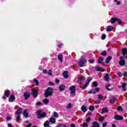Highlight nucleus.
<instances>
[{"label":"nucleus","instance_id":"f257e3e1","mask_svg":"<svg viewBox=\"0 0 127 127\" xmlns=\"http://www.w3.org/2000/svg\"><path fill=\"white\" fill-rule=\"evenodd\" d=\"M53 95V88L48 87L45 91V98H48V97H51Z\"/></svg>","mask_w":127,"mask_h":127},{"label":"nucleus","instance_id":"f03ea898","mask_svg":"<svg viewBox=\"0 0 127 127\" xmlns=\"http://www.w3.org/2000/svg\"><path fill=\"white\" fill-rule=\"evenodd\" d=\"M36 114L37 115V119L41 120V119H43V118H45L46 117V113L43 112L42 110H39L36 112Z\"/></svg>","mask_w":127,"mask_h":127},{"label":"nucleus","instance_id":"7ed1b4c3","mask_svg":"<svg viewBox=\"0 0 127 127\" xmlns=\"http://www.w3.org/2000/svg\"><path fill=\"white\" fill-rule=\"evenodd\" d=\"M111 23L112 24H114L116 22H117L119 25L123 24V21L118 17H113L111 18Z\"/></svg>","mask_w":127,"mask_h":127},{"label":"nucleus","instance_id":"20e7f679","mask_svg":"<svg viewBox=\"0 0 127 127\" xmlns=\"http://www.w3.org/2000/svg\"><path fill=\"white\" fill-rule=\"evenodd\" d=\"M100 91V88L96 87L94 89L92 88L89 91L87 92L88 94H93L94 95H96L97 94V92H99Z\"/></svg>","mask_w":127,"mask_h":127},{"label":"nucleus","instance_id":"39448f33","mask_svg":"<svg viewBox=\"0 0 127 127\" xmlns=\"http://www.w3.org/2000/svg\"><path fill=\"white\" fill-rule=\"evenodd\" d=\"M87 62L86 60V56H82V58L80 60V61L79 62V65L80 67H84V64Z\"/></svg>","mask_w":127,"mask_h":127},{"label":"nucleus","instance_id":"423d86ee","mask_svg":"<svg viewBox=\"0 0 127 127\" xmlns=\"http://www.w3.org/2000/svg\"><path fill=\"white\" fill-rule=\"evenodd\" d=\"M31 90L32 91L31 95L33 96V98H37L38 97V90L35 89V88H32Z\"/></svg>","mask_w":127,"mask_h":127},{"label":"nucleus","instance_id":"0eeeda50","mask_svg":"<svg viewBox=\"0 0 127 127\" xmlns=\"http://www.w3.org/2000/svg\"><path fill=\"white\" fill-rule=\"evenodd\" d=\"M70 92L71 94L72 97H74L75 96V92H76V90L75 89V86L72 85L69 87Z\"/></svg>","mask_w":127,"mask_h":127},{"label":"nucleus","instance_id":"6e6552de","mask_svg":"<svg viewBox=\"0 0 127 127\" xmlns=\"http://www.w3.org/2000/svg\"><path fill=\"white\" fill-rule=\"evenodd\" d=\"M85 80H86V78H85V76H82L81 77H80L78 78L77 83L81 84V83H82V82L85 81Z\"/></svg>","mask_w":127,"mask_h":127},{"label":"nucleus","instance_id":"1a4fd4ad","mask_svg":"<svg viewBox=\"0 0 127 127\" xmlns=\"http://www.w3.org/2000/svg\"><path fill=\"white\" fill-rule=\"evenodd\" d=\"M114 119L116 120V121H123L124 117L121 115H117L115 116Z\"/></svg>","mask_w":127,"mask_h":127},{"label":"nucleus","instance_id":"9d476101","mask_svg":"<svg viewBox=\"0 0 127 127\" xmlns=\"http://www.w3.org/2000/svg\"><path fill=\"white\" fill-rule=\"evenodd\" d=\"M59 89L60 92H63V91H65V89H66V86H65L64 84H61L59 87Z\"/></svg>","mask_w":127,"mask_h":127},{"label":"nucleus","instance_id":"9b49d317","mask_svg":"<svg viewBox=\"0 0 127 127\" xmlns=\"http://www.w3.org/2000/svg\"><path fill=\"white\" fill-rule=\"evenodd\" d=\"M63 76L64 79H68L69 78V75L68 74V71H64L63 73Z\"/></svg>","mask_w":127,"mask_h":127},{"label":"nucleus","instance_id":"f8f14e48","mask_svg":"<svg viewBox=\"0 0 127 127\" xmlns=\"http://www.w3.org/2000/svg\"><path fill=\"white\" fill-rule=\"evenodd\" d=\"M117 101V98L114 96H113L111 99H109L110 104H114Z\"/></svg>","mask_w":127,"mask_h":127},{"label":"nucleus","instance_id":"ddd939ff","mask_svg":"<svg viewBox=\"0 0 127 127\" xmlns=\"http://www.w3.org/2000/svg\"><path fill=\"white\" fill-rule=\"evenodd\" d=\"M14 101H15V96H14V95H11L9 97L8 102L10 103Z\"/></svg>","mask_w":127,"mask_h":127},{"label":"nucleus","instance_id":"4468645a","mask_svg":"<svg viewBox=\"0 0 127 127\" xmlns=\"http://www.w3.org/2000/svg\"><path fill=\"white\" fill-rule=\"evenodd\" d=\"M24 97H25V100H27L30 97V93L29 92H26L24 93Z\"/></svg>","mask_w":127,"mask_h":127},{"label":"nucleus","instance_id":"2eb2a0df","mask_svg":"<svg viewBox=\"0 0 127 127\" xmlns=\"http://www.w3.org/2000/svg\"><path fill=\"white\" fill-rule=\"evenodd\" d=\"M95 70L98 72H105V69L99 67V66H95Z\"/></svg>","mask_w":127,"mask_h":127},{"label":"nucleus","instance_id":"dca6fc26","mask_svg":"<svg viewBox=\"0 0 127 127\" xmlns=\"http://www.w3.org/2000/svg\"><path fill=\"white\" fill-rule=\"evenodd\" d=\"M23 115L25 118H28L29 117V114L27 113V109H25L24 110L23 112Z\"/></svg>","mask_w":127,"mask_h":127},{"label":"nucleus","instance_id":"f3484780","mask_svg":"<svg viewBox=\"0 0 127 127\" xmlns=\"http://www.w3.org/2000/svg\"><path fill=\"white\" fill-rule=\"evenodd\" d=\"M112 59H113V57L108 56L105 61V63H106V64H109V63H110V61H111Z\"/></svg>","mask_w":127,"mask_h":127},{"label":"nucleus","instance_id":"a211bd4d","mask_svg":"<svg viewBox=\"0 0 127 127\" xmlns=\"http://www.w3.org/2000/svg\"><path fill=\"white\" fill-rule=\"evenodd\" d=\"M122 53L123 56H126L127 54V48H123L122 49Z\"/></svg>","mask_w":127,"mask_h":127},{"label":"nucleus","instance_id":"6ab92c4d","mask_svg":"<svg viewBox=\"0 0 127 127\" xmlns=\"http://www.w3.org/2000/svg\"><path fill=\"white\" fill-rule=\"evenodd\" d=\"M9 95H10V91H9V90H6L4 91V95L6 98H8V97H9Z\"/></svg>","mask_w":127,"mask_h":127},{"label":"nucleus","instance_id":"aec40b11","mask_svg":"<svg viewBox=\"0 0 127 127\" xmlns=\"http://www.w3.org/2000/svg\"><path fill=\"white\" fill-rule=\"evenodd\" d=\"M122 87L123 91H124V92H126V91L127 90V89L126 88V87H127V83L124 82L122 85Z\"/></svg>","mask_w":127,"mask_h":127},{"label":"nucleus","instance_id":"412c9836","mask_svg":"<svg viewBox=\"0 0 127 127\" xmlns=\"http://www.w3.org/2000/svg\"><path fill=\"white\" fill-rule=\"evenodd\" d=\"M21 111H22V108H19L16 112L15 114L16 115H21Z\"/></svg>","mask_w":127,"mask_h":127},{"label":"nucleus","instance_id":"4be33fe9","mask_svg":"<svg viewBox=\"0 0 127 127\" xmlns=\"http://www.w3.org/2000/svg\"><path fill=\"white\" fill-rule=\"evenodd\" d=\"M103 61H104V58H103V57H100L98 59V60L97 61V63L99 64H101V63H103Z\"/></svg>","mask_w":127,"mask_h":127},{"label":"nucleus","instance_id":"5701e85b","mask_svg":"<svg viewBox=\"0 0 127 127\" xmlns=\"http://www.w3.org/2000/svg\"><path fill=\"white\" fill-rule=\"evenodd\" d=\"M104 79L107 82H109V81H110V76H109L108 73L106 74L104 76Z\"/></svg>","mask_w":127,"mask_h":127},{"label":"nucleus","instance_id":"b1692460","mask_svg":"<svg viewBox=\"0 0 127 127\" xmlns=\"http://www.w3.org/2000/svg\"><path fill=\"white\" fill-rule=\"evenodd\" d=\"M50 123L52 124H55L56 123V119H55L53 117H51L50 118Z\"/></svg>","mask_w":127,"mask_h":127},{"label":"nucleus","instance_id":"393cba45","mask_svg":"<svg viewBox=\"0 0 127 127\" xmlns=\"http://www.w3.org/2000/svg\"><path fill=\"white\" fill-rule=\"evenodd\" d=\"M119 64L120 66H125L126 65V61H120Z\"/></svg>","mask_w":127,"mask_h":127},{"label":"nucleus","instance_id":"a878e982","mask_svg":"<svg viewBox=\"0 0 127 127\" xmlns=\"http://www.w3.org/2000/svg\"><path fill=\"white\" fill-rule=\"evenodd\" d=\"M58 59H59L61 62H63V55L62 54L59 55L58 56Z\"/></svg>","mask_w":127,"mask_h":127},{"label":"nucleus","instance_id":"bb28decb","mask_svg":"<svg viewBox=\"0 0 127 127\" xmlns=\"http://www.w3.org/2000/svg\"><path fill=\"white\" fill-rule=\"evenodd\" d=\"M102 112H101V114H105V113H109V110H108V108H102Z\"/></svg>","mask_w":127,"mask_h":127},{"label":"nucleus","instance_id":"cd10ccee","mask_svg":"<svg viewBox=\"0 0 127 127\" xmlns=\"http://www.w3.org/2000/svg\"><path fill=\"white\" fill-rule=\"evenodd\" d=\"M88 110H89V111H91V112L95 111V106L94 105L90 106L88 107Z\"/></svg>","mask_w":127,"mask_h":127},{"label":"nucleus","instance_id":"c85d7f7f","mask_svg":"<svg viewBox=\"0 0 127 127\" xmlns=\"http://www.w3.org/2000/svg\"><path fill=\"white\" fill-rule=\"evenodd\" d=\"M87 110H88V109L87 108V107H86V106H82L81 107V110L82 111V112H83V113H86V112H87Z\"/></svg>","mask_w":127,"mask_h":127},{"label":"nucleus","instance_id":"c756f323","mask_svg":"<svg viewBox=\"0 0 127 127\" xmlns=\"http://www.w3.org/2000/svg\"><path fill=\"white\" fill-rule=\"evenodd\" d=\"M109 87H111V84H110V83L106 84V85L105 86V89L107 91H111V89L109 88Z\"/></svg>","mask_w":127,"mask_h":127},{"label":"nucleus","instance_id":"7c9ffc66","mask_svg":"<svg viewBox=\"0 0 127 127\" xmlns=\"http://www.w3.org/2000/svg\"><path fill=\"white\" fill-rule=\"evenodd\" d=\"M44 127H49V121H46L45 122L44 124Z\"/></svg>","mask_w":127,"mask_h":127},{"label":"nucleus","instance_id":"2f4dec72","mask_svg":"<svg viewBox=\"0 0 127 127\" xmlns=\"http://www.w3.org/2000/svg\"><path fill=\"white\" fill-rule=\"evenodd\" d=\"M114 28L113 26H109L107 29V31H113Z\"/></svg>","mask_w":127,"mask_h":127},{"label":"nucleus","instance_id":"473e14b6","mask_svg":"<svg viewBox=\"0 0 127 127\" xmlns=\"http://www.w3.org/2000/svg\"><path fill=\"white\" fill-rule=\"evenodd\" d=\"M43 102L45 105H47V104H49V99L46 98L43 101Z\"/></svg>","mask_w":127,"mask_h":127},{"label":"nucleus","instance_id":"72a5a7b5","mask_svg":"<svg viewBox=\"0 0 127 127\" xmlns=\"http://www.w3.org/2000/svg\"><path fill=\"white\" fill-rule=\"evenodd\" d=\"M99 122H105V118H103V117L101 116L98 118Z\"/></svg>","mask_w":127,"mask_h":127},{"label":"nucleus","instance_id":"f704fd0d","mask_svg":"<svg viewBox=\"0 0 127 127\" xmlns=\"http://www.w3.org/2000/svg\"><path fill=\"white\" fill-rule=\"evenodd\" d=\"M92 81V77H88L87 79V82H86V84H88L89 85V83Z\"/></svg>","mask_w":127,"mask_h":127},{"label":"nucleus","instance_id":"c9c22d12","mask_svg":"<svg viewBox=\"0 0 127 127\" xmlns=\"http://www.w3.org/2000/svg\"><path fill=\"white\" fill-rule=\"evenodd\" d=\"M93 87H94L96 88V87H98V82L97 81H94L92 83Z\"/></svg>","mask_w":127,"mask_h":127},{"label":"nucleus","instance_id":"e433bc0d","mask_svg":"<svg viewBox=\"0 0 127 127\" xmlns=\"http://www.w3.org/2000/svg\"><path fill=\"white\" fill-rule=\"evenodd\" d=\"M57 127H67L66 125L65 124H59V125L57 126Z\"/></svg>","mask_w":127,"mask_h":127},{"label":"nucleus","instance_id":"4c0bfd02","mask_svg":"<svg viewBox=\"0 0 127 127\" xmlns=\"http://www.w3.org/2000/svg\"><path fill=\"white\" fill-rule=\"evenodd\" d=\"M117 111L123 112V107H122V106H118L117 107Z\"/></svg>","mask_w":127,"mask_h":127},{"label":"nucleus","instance_id":"58836bf2","mask_svg":"<svg viewBox=\"0 0 127 127\" xmlns=\"http://www.w3.org/2000/svg\"><path fill=\"white\" fill-rule=\"evenodd\" d=\"M102 56H107V51H104L101 53Z\"/></svg>","mask_w":127,"mask_h":127},{"label":"nucleus","instance_id":"ea45409f","mask_svg":"<svg viewBox=\"0 0 127 127\" xmlns=\"http://www.w3.org/2000/svg\"><path fill=\"white\" fill-rule=\"evenodd\" d=\"M34 82L35 83H36V86H38V85H39V82L38 81V80H37L36 79H34Z\"/></svg>","mask_w":127,"mask_h":127},{"label":"nucleus","instance_id":"a19ab883","mask_svg":"<svg viewBox=\"0 0 127 127\" xmlns=\"http://www.w3.org/2000/svg\"><path fill=\"white\" fill-rule=\"evenodd\" d=\"M54 117H55V118H58V117H59V115L58 114V113L55 112L54 113Z\"/></svg>","mask_w":127,"mask_h":127},{"label":"nucleus","instance_id":"79ce46f5","mask_svg":"<svg viewBox=\"0 0 127 127\" xmlns=\"http://www.w3.org/2000/svg\"><path fill=\"white\" fill-rule=\"evenodd\" d=\"M88 84L86 83L84 85L82 86V90H85L88 87Z\"/></svg>","mask_w":127,"mask_h":127},{"label":"nucleus","instance_id":"37998d69","mask_svg":"<svg viewBox=\"0 0 127 127\" xmlns=\"http://www.w3.org/2000/svg\"><path fill=\"white\" fill-rule=\"evenodd\" d=\"M102 40H105L106 39V38L107 36H106V34H103L101 36Z\"/></svg>","mask_w":127,"mask_h":127},{"label":"nucleus","instance_id":"c03bdc74","mask_svg":"<svg viewBox=\"0 0 127 127\" xmlns=\"http://www.w3.org/2000/svg\"><path fill=\"white\" fill-rule=\"evenodd\" d=\"M20 120V115H18L16 118V122H18Z\"/></svg>","mask_w":127,"mask_h":127},{"label":"nucleus","instance_id":"a18cd8bd","mask_svg":"<svg viewBox=\"0 0 127 127\" xmlns=\"http://www.w3.org/2000/svg\"><path fill=\"white\" fill-rule=\"evenodd\" d=\"M89 127V125L87 123H84L83 124V127Z\"/></svg>","mask_w":127,"mask_h":127},{"label":"nucleus","instance_id":"49530a36","mask_svg":"<svg viewBox=\"0 0 127 127\" xmlns=\"http://www.w3.org/2000/svg\"><path fill=\"white\" fill-rule=\"evenodd\" d=\"M91 122V117H88L86 119V123H89Z\"/></svg>","mask_w":127,"mask_h":127},{"label":"nucleus","instance_id":"de8ad7c7","mask_svg":"<svg viewBox=\"0 0 127 127\" xmlns=\"http://www.w3.org/2000/svg\"><path fill=\"white\" fill-rule=\"evenodd\" d=\"M108 123L107 122H104L102 124V127H107Z\"/></svg>","mask_w":127,"mask_h":127},{"label":"nucleus","instance_id":"09e8293b","mask_svg":"<svg viewBox=\"0 0 127 127\" xmlns=\"http://www.w3.org/2000/svg\"><path fill=\"white\" fill-rule=\"evenodd\" d=\"M67 109H71L72 108V104L69 103L67 106Z\"/></svg>","mask_w":127,"mask_h":127},{"label":"nucleus","instance_id":"8fccbe9b","mask_svg":"<svg viewBox=\"0 0 127 127\" xmlns=\"http://www.w3.org/2000/svg\"><path fill=\"white\" fill-rule=\"evenodd\" d=\"M48 75H50V76H52V70L51 69H50L49 70V72H48Z\"/></svg>","mask_w":127,"mask_h":127},{"label":"nucleus","instance_id":"3c124183","mask_svg":"<svg viewBox=\"0 0 127 127\" xmlns=\"http://www.w3.org/2000/svg\"><path fill=\"white\" fill-rule=\"evenodd\" d=\"M98 99L102 100V99H103V95L102 94L98 95Z\"/></svg>","mask_w":127,"mask_h":127},{"label":"nucleus","instance_id":"603ef678","mask_svg":"<svg viewBox=\"0 0 127 127\" xmlns=\"http://www.w3.org/2000/svg\"><path fill=\"white\" fill-rule=\"evenodd\" d=\"M88 62H89V63H91L92 64H93L94 62H95V60H88Z\"/></svg>","mask_w":127,"mask_h":127},{"label":"nucleus","instance_id":"864d4df0","mask_svg":"<svg viewBox=\"0 0 127 127\" xmlns=\"http://www.w3.org/2000/svg\"><path fill=\"white\" fill-rule=\"evenodd\" d=\"M49 85H50V86H55V84H54L53 82H49Z\"/></svg>","mask_w":127,"mask_h":127},{"label":"nucleus","instance_id":"5fc2aeb1","mask_svg":"<svg viewBox=\"0 0 127 127\" xmlns=\"http://www.w3.org/2000/svg\"><path fill=\"white\" fill-rule=\"evenodd\" d=\"M117 74L119 77H122L123 76V73L121 72H119Z\"/></svg>","mask_w":127,"mask_h":127},{"label":"nucleus","instance_id":"6e6d98bb","mask_svg":"<svg viewBox=\"0 0 127 127\" xmlns=\"http://www.w3.org/2000/svg\"><path fill=\"white\" fill-rule=\"evenodd\" d=\"M120 61H125V58L123 56H121L120 57Z\"/></svg>","mask_w":127,"mask_h":127},{"label":"nucleus","instance_id":"4d7b16f0","mask_svg":"<svg viewBox=\"0 0 127 127\" xmlns=\"http://www.w3.org/2000/svg\"><path fill=\"white\" fill-rule=\"evenodd\" d=\"M123 75L124 77H127V71L123 73Z\"/></svg>","mask_w":127,"mask_h":127},{"label":"nucleus","instance_id":"13d9d810","mask_svg":"<svg viewBox=\"0 0 127 127\" xmlns=\"http://www.w3.org/2000/svg\"><path fill=\"white\" fill-rule=\"evenodd\" d=\"M59 83H60V80L58 79H56V83L59 84Z\"/></svg>","mask_w":127,"mask_h":127},{"label":"nucleus","instance_id":"bf43d9fd","mask_svg":"<svg viewBox=\"0 0 127 127\" xmlns=\"http://www.w3.org/2000/svg\"><path fill=\"white\" fill-rule=\"evenodd\" d=\"M43 73L44 74H47V70L46 69H43Z\"/></svg>","mask_w":127,"mask_h":127},{"label":"nucleus","instance_id":"052dcab7","mask_svg":"<svg viewBox=\"0 0 127 127\" xmlns=\"http://www.w3.org/2000/svg\"><path fill=\"white\" fill-rule=\"evenodd\" d=\"M6 120H7V121H10L11 120V117H7Z\"/></svg>","mask_w":127,"mask_h":127},{"label":"nucleus","instance_id":"680f3d73","mask_svg":"<svg viewBox=\"0 0 127 127\" xmlns=\"http://www.w3.org/2000/svg\"><path fill=\"white\" fill-rule=\"evenodd\" d=\"M40 105H41V102H37V106H40Z\"/></svg>","mask_w":127,"mask_h":127},{"label":"nucleus","instance_id":"e2e57ef3","mask_svg":"<svg viewBox=\"0 0 127 127\" xmlns=\"http://www.w3.org/2000/svg\"><path fill=\"white\" fill-rule=\"evenodd\" d=\"M70 127H76V125L74 124H72L70 125Z\"/></svg>","mask_w":127,"mask_h":127},{"label":"nucleus","instance_id":"0e129e2a","mask_svg":"<svg viewBox=\"0 0 127 127\" xmlns=\"http://www.w3.org/2000/svg\"><path fill=\"white\" fill-rule=\"evenodd\" d=\"M62 45H63V44H60L59 45H58V47H59L60 48H61V47H62Z\"/></svg>","mask_w":127,"mask_h":127},{"label":"nucleus","instance_id":"69168bd1","mask_svg":"<svg viewBox=\"0 0 127 127\" xmlns=\"http://www.w3.org/2000/svg\"><path fill=\"white\" fill-rule=\"evenodd\" d=\"M100 103H101L100 100L95 101V104H100Z\"/></svg>","mask_w":127,"mask_h":127},{"label":"nucleus","instance_id":"338daca9","mask_svg":"<svg viewBox=\"0 0 127 127\" xmlns=\"http://www.w3.org/2000/svg\"><path fill=\"white\" fill-rule=\"evenodd\" d=\"M120 4H121V1H117V5H120Z\"/></svg>","mask_w":127,"mask_h":127},{"label":"nucleus","instance_id":"774afa93","mask_svg":"<svg viewBox=\"0 0 127 127\" xmlns=\"http://www.w3.org/2000/svg\"><path fill=\"white\" fill-rule=\"evenodd\" d=\"M8 127H12L11 126V124H10V123L8 124Z\"/></svg>","mask_w":127,"mask_h":127}]
</instances>
